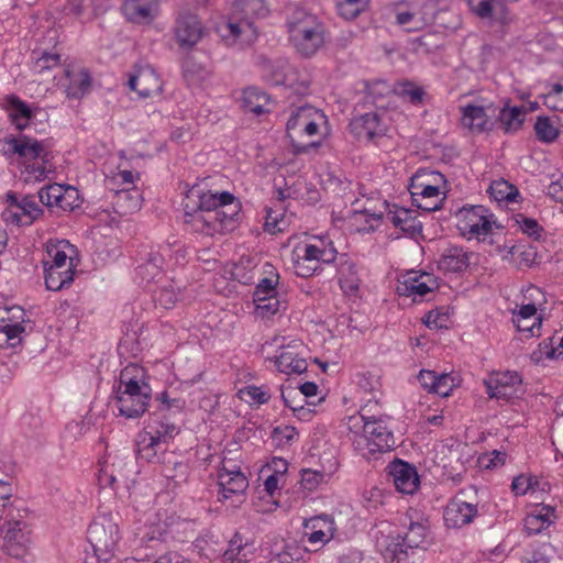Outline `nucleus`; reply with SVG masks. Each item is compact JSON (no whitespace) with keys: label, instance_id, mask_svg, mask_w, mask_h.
I'll return each instance as SVG.
<instances>
[{"label":"nucleus","instance_id":"0eeeda50","mask_svg":"<svg viewBox=\"0 0 563 563\" xmlns=\"http://www.w3.org/2000/svg\"><path fill=\"white\" fill-rule=\"evenodd\" d=\"M448 190L445 176L430 168H420L410 178L409 191L412 203L423 211L439 210Z\"/></svg>","mask_w":563,"mask_h":563},{"label":"nucleus","instance_id":"ea45409f","mask_svg":"<svg viewBox=\"0 0 563 563\" xmlns=\"http://www.w3.org/2000/svg\"><path fill=\"white\" fill-rule=\"evenodd\" d=\"M470 265V257L463 252V249H449L448 254H443L439 261V268L448 273H460Z\"/></svg>","mask_w":563,"mask_h":563},{"label":"nucleus","instance_id":"ddd939ff","mask_svg":"<svg viewBox=\"0 0 563 563\" xmlns=\"http://www.w3.org/2000/svg\"><path fill=\"white\" fill-rule=\"evenodd\" d=\"M8 208L2 218L8 223L30 225L43 214V210L33 197H24L18 201L15 195L8 194Z\"/></svg>","mask_w":563,"mask_h":563},{"label":"nucleus","instance_id":"3c124183","mask_svg":"<svg viewBox=\"0 0 563 563\" xmlns=\"http://www.w3.org/2000/svg\"><path fill=\"white\" fill-rule=\"evenodd\" d=\"M534 132L537 139L542 143H552L558 139L560 134L559 129L548 117L537 118V121L534 123Z\"/></svg>","mask_w":563,"mask_h":563},{"label":"nucleus","instance_id":"72a5a7b5","mask_svg":"<svg viewBox=\"0 0 563 563\" xmlns=\"http://www.w3.org/2000/svg\"><path fill=\"white\" fill-rule=\"evenodd\" d=\"M254 552V544L243 542L242 537L236 533L223 554V563H249L253 559Z\"/></svg>","mask_w":563,"mask_h":563},{"label":"nucleus","instance_id":"338daca9","mask_svg":"<svg viewBox=\"0 0 563 563\" xmlns=\"http://www.w3.org/2000/svg\"><path fill=\"white\" fill-rule=\"evenodd\" d=\"M512 322L519 332L525 333L526 338L540 335L542 320L512 318Z\"/></svg>","mask_w":563,"mask_h":563},{"label":"nucleus","instance_id":"39448f33","mask_svg":"<svg viewBox=\"0 0 563 563\" xmlns=\"http://www.w3.org/2000/svg\"><path fill=\"white\" fill-rule=\"evenodd\" d=\"M328 118L312 106L297 107L290 111L286 134L296 155L307 154L320 146L327 132Z\"/></svg>","mask_w":563,"mask_h":563},{"label":"nucleus","instance_id":"de8ad7c7","mask_svg":"<svg viewBox=\"0 0 563 563\" xmlns=\"http://www.w3.org/2000/svg\"><path fill=\"white\" fill-rule=\"evenodd\" d=\"M489 194L496 201L514 202L519 196L517 187L505 179L494 180L489 186Z\"/></svg>","mask_w":563,"mask_h":563},{"label":"nucleus","instance_id":"69168bd1","mask_svg":"<svg viewBox=\"0 0 563 563\" xmlns=\"http://www.w3.org/2000/svg\"><path fill=\"white\" fill-rule=\"evenodd\" d=\"M282 398L285 406L292 411H301L305 409L303 404L306 400L301 397L300 393H298L297 388L282 389Z\"/></svg>","mask_w":563,"mask_h":563},{"label":"nucleus","instance_id":"7ed1b4c3","mask_svg":"<svg viewBox=\"0 0 563 563\" xmlns=\"http://www.w3.org/2000/svg\"><path fill=\"white\" fill-rule=\"evenodd\" d=\"M354 449L365 459L388 452L396 445L395 437L383 416L366 413V407L358 415L349 417L346 422Z\"/></svg>","mask_w":563,"mask_h":563},{"label":"nucleus","instance_id":"dca6fc26","mask_svg":"<svg viewBox=\"0 0 563 563\" xmlns=\"http://www.w3.org/2000/svg\"><path fill=\"white\" fill-rule=\"evenodd\" d=\"M4 526L7 530L3 537V549L13 558H23L32 543L31 528L26 521L9 520Z\"/></svg>","mask_w":563,"mask_h":563},{"label":"nucleus","instance_id":"f3484780","mask_svg":"<svg viewBox=\"0 0 563 563\" xmlns=\"http://www.w3.org/2000/svg\"><path fill=\"white\" fill-rule=\"evenodd\" d=\"M88 540L98 558L111 554L120 539L119 528L115 523L93 521L88 528Z\"/></svg>","mask_w":563,"mask_h":563},{"label":"nucleus","instance_id":"f257e3e1","mask_svg":"<svg viewBox=\"0 0 563 563\" xmlns=\"http://www.w3.org/2000/svg\"><path fill=\"white\" fill-rule=\"evenodd\" d=\"M184 224L205 235L223 234L234 229L240 202L229 191L192 186L183 201Z\"/></svg>","mask_w":563,"mask_h":563},{"label":"nucleus","instance_id":"7c9ffc66","mask_svg":"<svg viewBox=\"0 0 563 563\" xmlns=\"http://www.w3.org/2000/svg\"><path fill=\"white\" fill-rule=\"evenodd\" d=\"M504 261H508L519 269L530 268L539 265L542 255L538 254L536 249H497Z\"/></svg>","mask_w":563,"mask_h":563},{"label":"nucleus","instance_id":"4d7b16f0","mask_svg":"<svg viewBox=\"0 0 563 563\" xmlns=\"http://www.w3.org/2000/svg\"><path fill=\"white\" fill-rule=\"evenodd\" d=\"M254 302L256 305V311L262 318H268L277 313L280 308L285 309V306L276 295L260 297L258 299H254Z\"/></svg>","mask_w":563,"mask_h":563},{"label":"nucleus","instance_id":"cd10ccee","mask_svg":"<svg viewBox=\"0 0 563 563\" xmlns=\"http://www.w3.org/2000/svg\"><path fill=\"white\" fill-rule=\"evenodd\" d=\"M352 133L358 140L373 141L384 134L379 117L374 112L355 118L350 124Z\"/></svg>","mask_w":563,"mask_h":563},{"label":"nucleus","instance_id":"a18cd8bd","mask_svg":"<svg viewBox=\"0 0 563 563\" xmlns=\"http://www.w3.org/2000/svg\"><path fill=\"white\" fill-rule=\"evenodd\" d=\"M394 91L398 97L409 101L413 106L422 104L426 96V91L422 87L408 80L397 82L394 87Z\"/></svg>","mask_w":563,"mask_h":563},{"label":"nucleus","instance_id":"774afa93","mask_svg":"<svg viewBox=\"0 0 563 563\" xmlns=\"http://www.w3.org/2000/svg\"><path fill=\"white\" fill-rule=\"evenodd\" d=\"M470 9L481 18L492 16L498 0H467Z\"/></svg>","mask_w":563,"mask_h":563},{"label":"nucleus","instance_id":"5701e85b","mask_svg":"<svg viewBox=\"0 0 563 563\" xmlns=\"http://www.w3.org/2000/svg\"><path fill=\"white\" fill-rule=\"evenodd\" d=\"M124 16L136 24H150L159 13V0H124Z\"/></svg>","mask_w":563,"mask_h":563},{"label":"nucleus","instance_id":"aec40b11","mask_svg":"<svg viewBox=\"0 0 563 563\" xmlns=\"http://www.w3.org/2000/svg\"><path fill=\"white\" fill-rule=\"evenodd\" d=\"M308 543L311 545L310 551H318L331 539L335 533L334 520L328 515L316 516L305 523Z\"/></svg>","mask_w":563,"mask_h":563},{"label":"nucleus","instance_id":"c03bdc74","mask_svg":"<svg viewBox=\"0 0 563 563\" xmlns=\"http://www.w3.org/2000/svg\"><path fill=\"white\" fill-rule=\"evenodd\" d=\"M487 210L482 206H474L470 209H465L461 212V219L459 222V230L462 235L470 233L471 230H474V227L485 219L493 217L492 214H486Z\"/></svg>","mask_w":563,"mask_h":563},{"label":"nucleus","instance_id":"c85d7f7f","mask_svg":"<svg viewBox=\"0 0 563 563\" xmlns=\"http://www.w3.org/2000/svg\"><path fill=\"white\" fill-rule=\"evenodd\" d=\"M556 519L555 508L549 505H539L525 518V529L528 534H537L549 528Z\"/></svg>","mask_w":563,"mask_h":563},{"label":"nucleus","instance_id":"4468645a","mask_svg":"<svg viewBox=\"0 0 563 563\" xmlns=\"http://www.w3.org/2000/svg\"><path fill=\"white\" fill-rule=\"evenodd\" d=\"M5 317L0 318V349H14L22 342L25 332V311L18 306L5 309Z\"/></svg>","mask_w":563,"mask_h":563},{"label":"nucleus","instance_id":"6e6d98bb","mask_svg":"<svg viewBox=\"0 0 563 563\" xmlns=\"http://www.w3.org/2000/svg\"><path fill=\"white\" fill-rule=\"evenodd\" d=\"M428 528L420 522H412L409 526L408 532L402 537L406 548L416 549L420 548L427 540Z\"/></svg>","mask_w":563,"mask_h":563},{"label":"nucleus","instance_id":"412c9836","mask_svg":"<svg viewBox=\"0 0 563 563\" xmlns=\"http://www.w3.org/2000/svg\"><path fill=\"white\" fill-rule=\"evenodd\" d=\"M57 84L64 89L67 98L80 99L89 92L91 77L86 68L67 66L63 76L57 79Z\"/></svg>","mask_w":563,"mask_h":563},{"label":"nucleus","instance_id":"bb28decb","mask_svg":"<svg viewBox=\"0 0 563 563\" xmlns=\"http://www.w3.org/2000/svg\"><path fill=\"white\" fill-rule=\"evenodd\" d=\"M178 433V428L170 418H163L159 415L152 413L148 424L142 434L153 438L154 441L168 448L170 440Z\"/></svg>","mask_w":563,"mask_h":563},{"label":"nucleus","instance_id":"5fc2aeb1","mask_svg":"<svg viewBox=\"0 0 563 563\" xmlns=\"http://www.w3.org/2000/svg\"><path fill=\"white\" fill-rule=\"evenodd\" d=\"M100 468L97 474V483L100 488L110 487L115 489V483L118 482V474H115L117 464L115 462L103 461L99 463Z\"/></svg>","mask_w":563,"mask_h":563},{"label":"nucleus","instance_id":"2f4dec72","mask_svg":"<svg viewBox=\"0 0 563 563\" xmlns=\"http://www.w3.org/2000/svg\"><path fill=\"white\" fill-rule=\"evenodd\" d=\"M189 465L179 460L173 452L165 456L164 463L161 465L162 475L173 482L175 486L187 482L189 477Z\"/></svg>","mask_w":563,"mask_h":563},{"label":"nucleus","instance_id":"bf43d9fd","mask_svg":"<svg viewBox=\"0 0 563 563\" xmlns=\"http://www.w3.org/2000/svg\"><path fill=\"white\" fill-rule=\"evenodd\" d=\"M492 218L493 217H489L479 222L474 227V230H471L467 234H463V236H465L468 241L476 240L477 242H487V238L494 234V227L497 230L501 229L499 225H496Z\"/></svg>","mask_w":563,"mask_h":563},{"label":"nucleus","instance_id":"f03ea898","mask_svg":"<svg viewBox=\"0 0 563 563\" xmlns=\"http://www.w3.org/2000/svg\"><path fill=\"white\" fill-rule=\"evenodd\" d=\"M0 151L5 156L16 155L18 166L25 183H36L53 172V154L44 142L21 135L0 140Z\"/></svg>","mask_w":563,"mask_h":563},{"label":"nucleus","instance_id":"393cba45","mask_svg":"<svg viewBox=\"0 0 563 563\" xmlns=\"http://www.w3.org/2000/svg\"><path fill=\"white\" fill-rule=\"evenodd\" d=\"M387 220L391 222L396 230H400L405 235L412 239L416 243L424 241L422 235V224L416 216L407 209L388 211Z\"/></svg>","mask_w":563,"mask_h":563},{"label":"nucleus","instance_id":"8fccbe9b","mask_svg":"<svg viewBox=\"0 0 563 563\" xmlns=\"http://www.w3.org/2000/svg\"><path fill=\"white\" fill-rule=\"evenodd\" d=\"M265 266L267 268L265 273H267L268 276L261 279L256 285L254 299H258L264 296L277 295L276 286L278 284L279 275L275 272L273 265L266 264Z\"/></svg>","mask_w":563,"mask_h":563},{"label":"nucleus","instance_id":"f8f14e48","mask_svg":"<svg viewBox=\"0 0 563 563\" xmlns=\"http://www.w3.org/2000/svg\"><path fill=\"white\" fill-rule=\"evenodd\" d=\"M521 377L516 372H497L484 380L489 398L510 401L521 393Z\"/></svg>","mask_w":563,"mask_h":563},{"label":"nucleus","instance_id":"a878e982","mask_svg":"<svg viewBox=\"0 0 563 563\" xmlns=\"http://www.w3.org/2000/svg\"><path fill=\"white\" fill-rule=\"evenodd\" d=\"M3 109L7 111L10 122L20 131L29 126L34 118L29 104L15 95H8L3 98Z\"/></svg>","mask_w":563,"mask_h":563},{"label":"nucleus","instance_id":"864d4df0","mask_svg":"<svg viewBox=\"0 0 563 563\" xmlns=\"http://www.w3.org/2000/svg\"><path fill=\"white\" fill-rule=\"evenodd\" d=\"M369 0H339V14L345 20H354L368 7Z\"/></svg>","mask_w":563,"mask_h":563},{"label":"nucleus","instance_id":"052dcab7","mask_svg":"<svg viewBox=\"0 0 563 563\" xmlns=\"http://www.w3.org/2000/svg\"><path fill=\"white\" fill-rule=\"evenodd\" d=\"M163 264V257L158 252H151L148 254V261L144 265L137 266V273L142 278L154 279L159 273Z\"/></svg>","mask_w":563,"mask_h":563},{"label":"nucleus","instance_id":"49530a36","mask_svg":"<svg viewBox=\"0 0 563 563\" xmlns=\"http://www.w3.org/2000/svg\"><path fill=\"white\" fill-rule=\"evenodd\" d=\"M156 400L159 402L155 415L168 418L167 412L180 413L186 407V400L180 397H172L168 391L161 393Z\"/></svg>","mask_w":563,"mask_h":563},{"label":"nucleus","instance_id":"58836bf2","mask_svg":"<svg viewBox=\"0 0 563 563\" xmlns=\"http://www.w3.org/2000/svg\"><path fill=\"white\" fill-rule=\"evenodd\" d=\"M316 252L292 251V261L296 274L300 277L308 278L312 276L321 266L316 256Z\"/></svg>","mask_w":563,"mask_h":563},{"label":"nucleus","instance_id":"2eb2a0df","mask_svg":"<svg viewBox=\"0 0 563 563\" xmlns=\"http://www.w3.org/2000/svg\"><path fill=\"white\" fill-rule=\"evenodd\" d=\"M478 516V504L466 500L465 492H459L446 505L443 514L445 526L462 528Z\"/></svg>","mask_w":563,"mask_h":563},{"label":"nucleus","instance_id":"c9c22d12","mask_svg":"<svg viewBox=\"0 0 563 563\" xmlns=\"http://www.w3.org/2000/svg\"><path fill=\"white\" fill-rule=\"evenodd\" d=\"M140 178L139 173L129 169H121L106 177V187L118 194V199L126 198L128 191L134 188L135 180Z\"/></svg>","mask_w":563,"mask_h":563},{"label":"nucleus","instance_id":"4be33fe9","mask_svg":"<svg viewBox=\"0 0 563 563\" xmlns=\"http://www.w3.org/2000/svg\"><path fill=\"white\" fill-rule=\"evenodd\" d=\"M174 33L180 47L190 48L201 40L203 27L196 14L183 12L176 20Z\"/></svg>","mask_w":563,"mask_h":563},{"label":"nucleus","instance_id":"a211bd4d","mask_svg":"<svg viewBox=\"0 0 563 563\" xmlns=\"http://www.w3.org/2000/svg\"><path fill=\"white\" fill-rule=\"evenodd\" d=\"M129 87L141 98H152L162 92L163 81L152 66L143 65L136 66L130 75Z\"/></svg>","mask_w":563,"mask_h":563},{"label":"nucleus","instance_id":"9d476101","mask_svg":"<svg viewBox=\"0 0 563 563\" xmlns=\"http://www.w3.org/2000/svg\"><path fill=\"white\" fill-rule=\"evenodd\" d=\"M437 287L431 274L409 272L402 279H398L396 291L399 297L411 298L412 302H422L434 294Z\"/></svg>","mask_w":563,"mask_h":563},{"label":"nucleus","instance_id":"e433bc0d","mask_svg":"<svg viewBox=\"0 0 563 563\" xmlns=\"http://www.w3.org/2000/svg\"><path fill=\"white\" fill-rule=\"evenodd\" d=\"M462 125L472 132L481 133L486 130L488 115L482 106L468 104L462 108Z\"/></svg>","mask_w":563,"mask_h":563},{"label":"nucleus","instance_id":"20e7f679","mask_svg":"<svg viewBox=\"0 0 563 563\" xmlns=\"http://www.w3.org/2000/svg\"><path fill=\"white\" fill-rule=\"evenodd\" d=\"M152 388L147 372L137 364L126 365L120 373L119 385L114 390V406L120 416L137 418L142 416L151 400Z\"/></svg>","mask_w":563,"mask_h":563},{"label":"nucleus","instance_id":"f704fd0d","mask_svg":"<svg viewBox=\"0 0 563 563\" xmlns=\"http://www.w3.org/2000/svg\"><path fill=\"white\" fill-rule=\"evenodd\" d=\"M218 265L224 278L245 283L246 271L254 268L256 263L254 257L242 255L239 262L220 264L218 261H214L211 269H217Z\"/></svg>","mask_w":563,"mask_h":563},{"label":"nucleus","instance_id":"13d9d810","mask_svg":"<svg viewBox=\"0 0 563 563\" xmlns=\"http://www.w3.org/2000/svg\"><path fill=\"white\" fill-rule=\"evenodd\" d=\"M286 225L283 208L274 209L273 207L266 208V217L264 230L271 234L284 231Z\"/></svg>","mask_w":563,"mask_h":563},{"label":"nucleus","instance_id":"1a4fd4ad","mask_svg":"<svg viewBox=\"0 0 563 563\" xmlns=\"http://www.w3.org/2000/svg\"><path fill=\"white\" fill-rule=\"evenodd\" d=\"M218 501L236 508L246 500L249 479L235 466L230 468L223 463L217 475Z\"/></svg>","mask_w":563,"mask_h":563},{"label":"nucleus","instance_id":"6e6552de","mask_svg":"<svg viewBox=\"0 0 563 563\" xmlns=\"http://www.w3.org/2000/svg\"><path fill=\"white\" fill-rule=\"evenodd\" d=\"M235 12L227 21L219 24L217 32L222 41L231 46L235 44L249 45L257 37V31L251 19L240 16L238 11L247 13L249 11L262 8L260 0H240L234 3Z\"/></svg>","mask_w":563,"mask_h":563},{"label":"nucleus","instance_id":"c756f323","mask_svg":"<svg viewBox=\"0 0 563 563\" xmlns=\"http://www.w3.org/2000/svg\"><path fill=\"white\" fill-rule=\"evenodd\" d=\"M75 260V257L69 256V265L65 269L46 267L47 262L44 263L45 286L48 290L58 291L70 286L74 280V271L77 266Z\"/></svg>","mask_w":563,"mask_h":563},{"label":"nucleus","instance_id":"423d86ee","mask_svg":"<svg viewBox=\"0 0 563 563\" xmlns=\"http://www.w3.org/2000/svg\"><path fill=\"white\" fill-rule=\"evenodd\" d=\"M289 42L303 57L313 56L325 42L324 25L305 10H296L287 22Z\"/></svg>","mask_w":563,"mask_h":563},{"label":"nucleus","instance_id":"473e14b6","mask_svg":"<svg viewBox=\"0 0 563 563\" xmlns=\"http://www.w3.org/2000/svg\"><path fill=\"white\" fill-rule=\"evenodd\" d=\"M136 445L137 456L148 463H158L162 465L164 463L165 456L168 453H172L167 450L168 448L161 444V442H156L153 440V438H148L142 433L139 437Z\"/></svg>","mask_w":563,"mask_h":563},{"label":"nucleus","instance_id":"0e129e2a","mask_svg":"<svg viewBox=\"0 0 563 563\" xmlns=\"http://www.w3.org/2000/svg\"><path fill=\"white\" fill-rule=\"evenodd\" d=\"M324 473L320 471H313V470H302L301 471V486L312 492L317 489L323 482H324Z\"/></svg>","mask_w":563,"mask_h":563},{"label":"nucleus","instance_id":"680f3d73","mask_svg":"<svg viewBox=\"0 0 563 563\" xmlns=\"http://www.w3.org/2000/svg\"><path fill=\"white\" fill-rule=\"evenodd\" d=\"M543 103L553 111H563V78L543 96Z\"/></svg>","mask_w":563,"mask_h":563},{"label":"nucleus","instance_id":"37998d69","mask_svg":"<svg viewBox=\"0 0 563 563\" xmlns=\"http://www.w3.org/2000/svg\"><path fill=\"white\" fill-rule=\"evenodd\" d=\"M380 207L382 209L374 212H369L368 209H365L361 212H355L352 218V225L356 228V231L361 232L374 230L380 221L384 211L388 208L386 201H382Z\"/></svg>","mask_w":563,"mask_h":563},{"label":"nucleus","instance_id":"9b49d317","mask_svg":"<svg viewBox=\"0 0 563 563\" xmlns=\"http://www.w3.org/2000/svg\"><path fill=\"white\" fill-rule=\"evenodd\" d=\"M42 205L49 209L73 211L80 206V196L77 188L60 184H51L38 191Z\"/></svg>","mask_w":563,"mask_h":563},{"label":"nucleus","instance_id":"603ef678","mask_svg":"<svg viewBox=\"0 0 563 563\" xmlns=\"http://www.w3.org/2000/svg\"><path fill=\"white\" fill-rule=\"evenodd\" d=\"M386 547L382 550V553L386 560L390 562L396 561L397 563H401L407 559V549L404 540L400 537L397 538H387L385 540Z\"/></svg>","mask_w":563,"mask_h":563},{"label":"nucleus","instance_id":"b1692460","mask_svg":"<svg viewBox=\"0 0 563 563\" xmlns=\"http://www.w3.org/2000/svg\"><path fill=\"white\" fill-rule=\"evenodd\" d=\"M388 475L400 493L413 494L419 486L416 468L400 460H396L388 465Z\"/></svg>","mask_w":563,"mask_h":563},{"label":"nucleus","instance_id":"6ab92c4d","mask_svg":"<svg viewBox=\"0 0 563 563\" xmlns=\"http://www.w3.org/2000/svg\"><path fill=\"white\" fill-rule=\"evenodd\" d=\"M280 352L275 356V365L277 369L287 375L301 374L306 372L308 364L301 351L303 344L299 340H292L288 344L282 343L279 345Z\"/></svg>","mask_w":563,"mask_h":563},{"label":"nucleus","instance_id":"4c0bfd02","mask_svg":"<svg viewBox=\"0 0 563 563\" xmlns=\"http://www.w3.org/2000/svg\"><path fill=\"white\" fill-rule=\"evenodd\" d=\"M527 109L525 107L505 106L498 115L501 129L505 133H515L519 131L525 122Z\"/></svg>","mask_w":563,"mask_h":563},{"label":"nucleus","instance_id":"e2e57ef3","mask_svg":"<svg viewBox=\"0 0 563 563\" xmlns=\"http://www.w3.org/2000/svg\"><path fill=\"white\" fill-rule=\"evenodd\" d=\"M297 437V429L288 424L277 426L272 431V439L279 446L290 444Z\"/></svg>","mask_w":563,"mask_h":563},{"label":"nucleus","instance_id":"a19ab883","mask_svg":"<svg viewBox=\"0 0 563 563\" xmlns=\"http://www.w3.org/2000/svg\"><path fill=\"white\" fill-rule=\"evenodd\" d=\"M268 102L269 97L258 88L249 87L243 90L242 107L245 109V111H250L255 114H262L266 111L265 108Z\"/></svg>","mask_w":563,"mask_h":563},{"label":"nucleus","instance_id":"09e8293b","mask_svg":"<svg viewBox=\"0 0 563 563\" xmlns=\"http://www.w3.org/2000/svg\"><path fill=\"white\" fill-rule=\"evenodd\" d=\"M239 397L250 404L264 405L271 399V389L267 385H249L239 390Z\"/></svg>","mask_w":563,"mask_h":563},{"label":"nucleus","instance_id":"79ce46f5","mask_svg":"<svg viewBox=\"0 0 563 563\" xmlns=\"http://www.w3.org/2000/svg\"><path fill=\"white\" fill-rule=\"evenodd\" d=\"M338 272L340 274L339 283L344 291L354 292L358 289L355 264L350 262L345 254H341Z\"/></svg>","mask_w":563,"mask_h":563}]
</instances>
